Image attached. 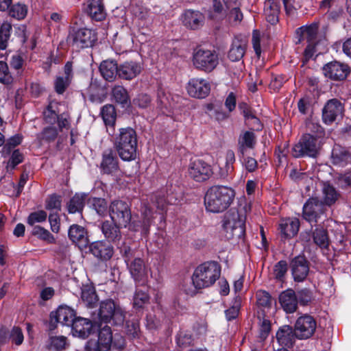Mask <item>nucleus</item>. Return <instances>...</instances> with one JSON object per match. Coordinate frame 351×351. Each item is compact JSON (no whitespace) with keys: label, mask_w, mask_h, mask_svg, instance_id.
Segmentation results:
<instances>
[{"label":"nucleus","mask_w":351,"mask_h":351,"mask_svg":"<svg viewBox=\"0 0 351 351\" xmlns=\"http://www.w3.org/2000/svg\"><path fill=\"white\" fill-rule=\"evenodd\" d=\"M0 82L4 84H10L12 82L8 64L3 61H0Z\"/></svg>","instance_id":"69168bd1"},{"label":"nucleus","mask_w":351,"mask_h":351,"mask_svg":"<svg viewBox=\"0 0 351 351\" xmlns=\"http://www.w3.org/2000/svg\"><path fill=\"white\" fill-rule=\"evenodd\" d=\"M81 298L88 308H94L99 300L95 287L91 285H85L82 287Z\"/></svg>","instance_id":"58836bf2"},{"label":"nucleus","mask_w":351,"mask_h":351,"mask_svg":"<svg viewBox=\"0 0 351 351\" xmlns=\"http://www.w3.org/2000/svg\"><path fill=\"white\" fill-rule=\"evenodd\" d=\"M3 330L1 335L5 336L6 340L8 339L12 343H15L17 346L21 345L24 339L23 334L21 329L19 327H14L10 332L7 335L5 329H1Z\"/></svg>","instance_id":"de8ad7c7"},{"label":"nucleus","mask_w":351,"mask_h":351,"mask_svg":"<svg viewBox=\"0 0 351 351\" xmlns=\"http://www.w3.org/2000/svg\"><path fill=\"white\" fill-rule=\"evenodd\" d=\"M101 115L106 126L114 127L117 119V112L113 105L107 104L103 106Z\"/></svg>","instance_id":"ea45409f"},{"label":"nucleus","mask_w":351,"mask_h":351,"mask_svg":"<svg viewBox=\"0 0 351 351\" xmlns=\"http://www.w3.org/2000/svg\"><path fill=\"white\" fill-rule=\"evenodd\" d=\"M235 192L231 187L222 185L211 186L204 197V204L207 211L221 213L226 210L232 203Z\"/></svg>","instance_id":"f257e3e1"},{"label":"nucleus","mask_w":351,"mask_h":351,"mask_svg":"<svg viewBox=\"0 0 351 351\" xmlns=\"http://www.w3.org/2000/svg\"><path fill=\"white\" fill-rule=\"evenodd\" d=\"M149 297L148 294L142 291H136L134 299V306L138 308H142L143 305L148 302Z\"/></svg>","instance_id":"0e129e2a"},{"label":"nucleus","mask_w":351,"mask_h":351,"mask_svg":"<svg viewBox=\"0 0 351 351\" xmlns=\"http://www.w3.org/2000/svg\"><path fill=\"white\" fill-rule=\"evenodd\" d=\"M245 215L238 210H230L223 220V227L232 237L241 238L245 232Z\"/></svg>","instance_id":"39448f33"},{"label":"nucleus","mask_w":351,"mask_h":351,"mask_svg":"<svg viewBox=\"0 0 351 351\" xmlns=\"http://www.w3.org/2000/svg\"><path fill=\"white\" fill-rule=\"evenodd\" d=\"M240 5L241 3L232 8H228L223 11L226 13V18L231 25H238L243 20V15L241 11Z\"/></svg>","instance_id":"37998d69"},{"label":"nucleus","mask_w":351,"mask_h":351,"mask_svg":"<svg viewBox=\"0 0 351 351\" xmlns=\"http://www.w3.org/2000/svg\"><path fill=\"white\" fill-rule=\"evenodd\" d=\"M45 208L49 210L59 212L61 210V197L56 194L51 195L46 200Z\"/></svg>","instance_id":"13d9d810"},{"label":"nucleus","mask_w":351,"mask_h":351,"mask_svg":"<svg viewBox=\"0 0 351 351\" xmlns=\"http://www.w3.org/2000/svg\"><path fill=\"white\" fill-rule=\"evenodd\" d=\"M75 318V313L73 308L68 306H60L56 311H52L50 314V329H54L58 323L70 326Z\"/></svg>","instance_id":"ddd939ff"},{"label":"nucleus","mask_w":351,"mask_h":351,"mask_svg":"<svg viewBox=\"0 0 351 351\" xmlns=\"http://www.w3.org/2000/svg\"><path fill=\"white\" fill-rule=\"evenodd\" d=\"M32 234L48 243H54L56 241L53 234H51L49 230L40 226H34L32 227Z\"/></svg>","instance_id":"49530a36"},{"label":"nucleus","mask_w":351,"mask_h":351,"mask_svg":"<svg viewBox=\"0 0 351 351\" xmlns=\"http://www.w3.org/2000/svg\"><path fill=\"white\" fill-rule=\"evenodd\" d=\"M343 106L337 99L328 100L322 109V119L328 125L332 123L338 117H342Z\"/></svg>","instance_id":"dca6fc26"},{"label":"nucleus","mask_w":351,"mask_h":351,"mask_svg":"<svg viewBox=\"0 0 351 351\" xmlns=\"http://www.w3.org/2000/svg\"><path fill=\"white\" fill-rule=\"evenodd\" d=\"M278 343L282 347H292L297 338L295 330L290 326L285 325L279 328L276 334Z\"/></svg>","instance_id":"393cba45"},{"label":"nucleus","mask_w":351,"mask_h":351,"mask_svg":"<svg viewBox=\"0 0 351 351\" xmlns=\"http://www.w3.org/2000/svg\"><path fill=\"white\" fill-rule=\"evenodd\" d=\"M188 173L191 178L196 182H204L208 180L213 175L211 166L201 159L191 161Z\"/></svg>","instance_id":"f8f14e48"},{"label":"nucleus","mask_w":351,"mask_h":351,"mask_svg":"<svg viewBox=\"0 0 351 351\" xmlns=\"http://www.w3.org/2000/svg\"><path fill=\"white\" fill-rule=\"evenodd\" d=\"M247 47V41L240 36H235L232 42L228 57L232 62H239L244 56Z\"/></svg>","instance_id":"412c9836"},{"label":"nucleus","mask_w":351,"mask_h":351,"mask_svg":"<svg viewBox=\"0 0 351 351\" xmlns=\"http://www.w3.org/2000/svg\"><path fill=\"white\" fill-rule=\"evenodd\" d=\"M119 66H117L116 62L113 60H104L99 66V71L102 77L108 82H112L115 80L117 75H119Z\"/></svg>","instance_id":"4c0bfd02"},{"label":"nucleus","mask_w":351,"mask_h":351,"mask_svg":"<svg viewBox=\"0 0 351 351\" xmlns=\"http://www.w3.org/2000/svg\"><path fill=\"white\" fill-rule=\"evenodd\" d=\"M204 16L198 11L186 10L182 15V23L184 26L191 29H197L204 22Z\"/></svg>","instance_id":"473e14b6"},{"label":"nucleus","mask_w":351,"mask_h":351,"mask_svg":"<svg viewBox=\"0 0 351 351\" xmlns=\"http://www.w3.org/2000/svg\"><path fill=\"white\" fill-rule=\"evenodd\" d=\"M332 163L338 167H344L351 162V154L339 145H335L332 150Z\"/></svg>","instance_id":"2f4dec72"},{"label":"nucleus","mask_w":351,"mask_h":351,"mask_svg":"<svg viewBox=\"0 0 351 351\" xmlns=\"http://www.w3.org/2000/svg\"><path fill=\"white\" fill-rule=\"evenodd\" d=\"M141 71V66L134 61H127L119 65V77L130 80L136 77Z\"/></svg>","instance_id":"c85d7f7f"},{"label":"nucleus","mask_w":351,"mask_h":351,"mask_svg":"<svg viewBox=\"0 0 351 351\" xmlns=\"http://www.w3.org/2000/svg\"><path fill=\"white\" fill-rule=\"evenodd\" d=\"M279 302L282 309L287 313L295 312L298 308V298L292 289H287L279 295Z\"/></svg>","instance_id":"a878e982"},{"label":"nucleus","mask_w":351,"mask_h":351,"mask_svg":"<svg viewBox=\"0 0 351 351\" xmlns=\"http://www.w3.org/2000/svg\"><path fill=\"white\" fill-rule=\"evenodd\" d=\"M90 252L102 261L109 260L113 254L112 246L104 241H95L90 244Z\"/></svg>","instance_id":"bb28decb"},{"label":"nucleus","mask_w":351,"mask_h":351,"mask_svg":"<svg viewBox=\"0 0 351 351\" xmlns=\"http://www.w3.org/2000/svg\"><path fill=\"white\" fill-rule=\"evenodd\" d=\"M342 0H323L320 2L319 8L327 10L328 16L335 19L343 12Z\"/></svg>","instance_id":"e433bc0d"},{"label":"nucleus","mask_w":351,"mask_h":351,"mask_svg":"<svg viewBox=\"0 0 351 351\" xmlns=\"http://www.w3.org/2000/svg\"><path fill=\"white\" fill-rule=\"evenodd\" d=\"M67 346L66 338L64 336L51 337L49 339L48 348L50 351H62Z\"/></svg>","instance_id":"8fccbe9b"},{"label":"nucleus","mask_w":351,"mask_h":351,"mask_svg":"<svg viewBox=\"0 0 351 351\" xmlns=\"http://www.w3.org/2000/svg\"><path fill=\"white\" fill-rule=\"evenodd\" d=\"M314 243L321 248H326L329 245L327 231L324 228H316L313 233Z\"/></svg>","instance_id":"a18cd8bd"},{"label":"nucleus","mask_w":351,"mask_h":351,"mask_svg":"<svg viewBox=\"0 0 351 351\" xmlns=\"http://www.w3.org/2000/svg\"><path fill=\"white\" fill-rule=\"evenodd\" d=\"M100 169L105 174H113L119 171V160L116 152L112 149L103 152Z\"/></svg>","instance_id":"aec40b11"},{"label":"nucleus","mask_w":351,"mask_h":351,"mask_svg":"<svg viewBox=\"0 0 351 351\" xmlns=\"http://www.w3.org/2000/svg\"><path fill=\"white\" fill-rule=\"evenodd\" d=\"M112 343V334L110 326H104L98 334V339H90L87 342L88 351H108Z\"/></svg>","instance_id":"9b49d317"},{"label":"nucleus","mask_w":351,"mask_h":351,"mask_svg":"<svg viewBox=\"0 0 351 351\" xmlns=\"http://www.w3.org/2000/svg\"><path fill=\"white\" fill-rule=\"evenodd\" d=\"M186 89L190 96L195 98L203 99L209 95L210 85L204 79L193 78L188 82Z\"/></svg>","instance_id":"a211bd4d"},{"label":"nucleus","mask_w":351,"mask_h":351,"mask_svg":"<svg viewBox=\"0 0 351 351\" xmlns=\"http://www.w3.org/2000/svg\"><path fill=\"white\" fill-rule=\"evenodd\" d=\"M226 163L223 168L221 169V176L226 178L234 171V164L236 161L235 154L233 150L228 149L225 154Z\"/></svg>","instance_id":"c03bdc74"},{"label":"nucleus","mask_w":351,"mask_h":351,"mask_svg":"<svg viewBox=\"0 0 351 351\" xmlns=\"http://www.w3.org/2000/svg\"><path fill=\"white\" fill-rule=\"evenodd\" d=\"M109 214L112 221L120 226L126 228L131 221L132 213L126 202L114 200L109 206Z\"/></svg>","instance_id":"1a4fd4ad"},{"label":"nucleus","mask_w":351,"mask_h":351,"mask_svg":"<svg viewBox=\"0 0 351 351\" xmlns=\"http://www.w3.org/2000/svg\"><path fill=\"white\" fill-rule=\"evenodd\" d=\"M142 220L133 222L132 229L134 231H141L143 234L149 233V228L152 222V210L147 204H144L141 210Z\"/></svg>","instance_id":"5701e85b"},{"label":"nucleus","mask_w":351,"mask_h":351,"mask_svg":"<svg viewBox=\"0 0 351 351\" xmlns=\"http://www.w3.org/2000/svg\"><path fill=\"white\" fill-rule=\"evenodd\" d=\"M9 13L12 17L21 20L26 16L27 8L25 4L16 3L11 7Z\"/></svg>","instance_id":"5fc2aeb1"},{"label":"nucleus","mask_w":351,"mask_h":351,"mask_svg":"<svg viewBox=\"0 0 351 351\" xmlns=\"http://www.w3.org/2000/svg\"><path fill=\"white\" fill-rule=\"evenodd\" d=\"M112 141L114 147L123 160L130 161L136 158L137 136L134 130L129 127L119 129Z\"/></svg>","instance_id":"f03ea898"},{"label":"nucleus","mask_w":351,"mask_h":351,"mask_svg":"<svg viewBox=\"0 0 351 351\" xmlns=\"http://www.w3.org/2000/svg\"><path fill=\"white\" fill-rule=\"evenodd\" d=\"M128 267L135 281H143L147 274L145 263L140 258H134L128 263Z\"/></svg>","instance_id":"c9c22d12"},{"label":"nucleus","mask_w":351,"mask_h":351,"mask_svg":"<svg viewBox=\"0 0 351 351\" xmlns=\"http://www.w3.org/2000/svg\"><path fill=\"white\" fill-rule=\"evenodd\" d=\"M326 77L333 80H343L349 73V68L347 65L334 61L328 63L323 68Z\"/></svg>","instance_id":"6ab92c4d"},{"label":"nucleus","mask_w":351,"mask_h":351,"mask_svg":"<svg viewBox=\"0 0 351 351\" xmlns=\"http://www.w3.org/2000/svg\"><path fill=\"white\" fill-rule=\"evenodd\" d=\"M47 218V214L45 210H40L31 213L27 219V222L29 226L32 227L36 223H42L46 221Z\"/></svg>","instance_id":"4d7b16f0"},{"label":"nucleus","mask_w":351,"mask_h":351,"mask_svg":"<svg viewBox=\"0 0 351 351\" xmlns=\"http://www.w3.org/2000/svg\"><path fill=\"white\" fill-rule=\"evenodd\" d=\"M318 23H313L309 25L302 26L296 29V34L303 39H306L308 43H318L322 38L326 37L328 30L327 26H323L322 31L318 32Z\"/></svg>","instance_id":"f3484780"},{"label":"nucleus","mask_w":351,"mask_h":351,"mask_svg":"<svg viewBox=\"0 0 351 351\" xmlns=\"http://www.w3.org/2000/svg\"><path fill=\"white\" fill-rule=\"evenodd\" d=\"M193 62L197 69L210 72L217 66L219 58L215 51L197 49L193 53Z\"/></svg>","instance_id":"423d86ee"},{"label":"nucleus","mask_w":351,"mask_h":351,"mask_svg":"<svg viewBox=\"0 0 351 351\" xmlns=\"http://www.w3.org/2000/svg\"><path fill=\"white\" fill-rule=\"evenodd\" d=\"M139 320L136 317L128 319L125 323V333L131 338L138 337L140 334Z\"/></svg>","instance_id":"09e8293b"},{"label":"nucleus","mask_w":351,"mask_h":351,"mask_svg":"<svg viewBox=\"0 0 351 351\" xmlns=\"http://www.w3.org/2000/svg\"><path fill=\"white\" fill-rule=\"evenodd\" d=\"M319 148L317 139L310 134H305L300 141L293 147L292 155L295 158L315 157Z\"/></svg>","instance_id":"6e6552de"},{"label":"nucleus","mask_w":351,"mask_h":351,"mask_svg":"<svg viewBox=\"0 0 351 351\" xmlns=\"http://www.w3.org/2000/svg\"><path fill=\"white\" fill-rule=\"evenodd\" d=\"M58 134V130L55 127L49 126L43 130L38 135V138L47 142H51L56 138Z\"/></svg>","instance_id":"bf43d9fd"},{"label":"nucleus","mask_w":351,"mask_h":351,"mask_svg":"<svg viewBox=\"0 0 351 351\" xmlns=\"http://www.w3.org/2000/svg\"><path fill=\"white\" fill-rule=\"evenodd\" d=\"M91 205L99 215H104L107 212L108 204L103 198H93L91 199Z\"/></svg>","instance_id":"680f3d73"},{"label":"nucleus","mask_w":351,"mask_h":351,"mask_svg":"<svg viewBox=\"0 0 351 351\" xmlns=\"http://www.w3.org/2000/svg\"><path fill=\"white\" fill-rule=\"evenodd\" d=\"M85 12L92 19L97 21H101L106 16L102 0H90L85 8Z\"/></svg>","instance_id":"cd10ccee"},{"label":"nucleus","mask_w":351,"mask_h":351,"mask_svg":"<svg viewBox=\"0 0 351 351\" xmlns=\"http://www.w3.org/2000/svg\"><path fill=\"white\" fill-rule=\"evenodd\" d=\"M122 227L112 221H105L101 223V230L108 241L116 243L121 238L120 228Z\"/></svg>","instance_id":"72a5a7b5"},{"label":"nucleus","mask_w":351,"mask_h":351,"mask_svg":"<svg viewBox=\"0 0 351 351\" xmlns=\"http://www.w3.org/2000/svg\"><path fill=\"white\" fill-rule=\"evenodd\" d=\"M291 274L295 282L306 280L310 271V263L304 256H297L290 263Z\"/></svg>","instance_id":"2eb2a0df"},{"label":"nucleus","mask_w":351,"mask_h":351,"mask_svg":"<svg viewBox=\"0 0 351 351\" xmlns=\"http://www.w3.org/2000/svg\"><path fill=\"white\" fill-rule=\"evenodd\" d=\"M220 275L219 265L215 261H208L196 267L192 276V282L196 289H204L213 285Z\"/></svg>","instance_id":"7ed1b4c3"},{"label":"nucleus","mask_w":351,"mask_h":351,"mask_svg":"<svg viewBox=\"0 0 351 351\" xmlns=\"http://www.w3.org/2000/svg\"><path fill=\"white\" fill-rule=\"evenodd\" d=\"M44 119L46 123L49 124H54L56 123L58 119V114L53 109V106L52 103H50L47 109L43 112Z\"/></svg>","instance_id":"338daca9"},{"label":"nucleus","mask_w":351,"mask_h":351,"mask_svg":"<svg viewBox=\"0 0 351 351\" xmlns=\"http://www.w3.org/2000/svg\"><path fill=\"white\" fill-rule=\"evenodd\" d=\"M95 31L87 28L73 29L67 37V43L77 49L92 47L97 40Z\"/></svg>","instance_id":"0eeeda50"},{"label":"nucleus","mask_w":351,"mask_h":351,"mask_svg":"<svg viewBox=\"0 0 351 351\" xmlns=\"http://www.w3.org/2000/svg\"><path fill=\"white\" fill-rule=\"evenodd\" d=\"M71 326L73 335L84 339L90 334L93 324L88 319L76 317Z\"/></svg>","instance_id":"c756f323"},{"label":"nucleus","mask_w":351,"mask_h":351,"mask_svg":"<svg viewBox=\"0 0 351 351\" xmlns=\"http://www.w3.org/2000/svg\"><path fill=\"white\" fill-rule=\"evenodd\" d=\"M69 237L71 241L80 248L86 247L88 243V237L85 228L81 226L73 224L69 230Z\"/></svg>","instance_id":"b1692460"},{"label":"nucleus","mask_w":351,"mask_h":351,"mask_svg":"<svg viewBox=\"0 0 351 351\" xmlns=\"http://www.w3.org/2000/svg\"><path fill=\"white\" fill-rule=\"evenodd\" d=\"M125 319V311L119 304L112 299H107L100 302L98 313L93 322L99 325L111 322L115 325H122Z\"/></svg>","instance_id":"20e7f679"},{"label":"nucleus","mask_w":351,"mask_h":351,"mask_svg":"<svg viewBox=\"0 0 351 351\" xmlns=\"http://www.w3.org/2000/svg\"><path fill=\"white\" fill-rule=\"evenodd\" d=\"M326 206L316 197L309 198L303 206L302 217L309 223H317L325 215Z\"/></svg>","instance_id":"9d476101"},{"label":"nucleus","mask_w":351,"mask_h":351,"mask_svg":"<svg viewBox=\"0 0 351 351\" xmlns=\"http://www.w3.org/2000/svg\"><path fill=\"white\" fill-rule=\"evenodd\" d=\"M323 193L324 195V204L326 206H330L333 204L338 199L339 194L336 191L335 189L330 184L324 185Z\"/></svg>","instance_id":"3c124183"},{"label":"nucleus","mask_w":351,"mask_h":351,"mask_svg":"<svg viewBox=\"0 0 351 351\" xmlns=\"http://www.w3.org/2000/svg\"><path fill=\"white\" fill-rule=\"evenodd\" d=\"M256 295L258 306L263 308H269L271 306L272 300L268 292L259 290L256 292Z\"/></svg>","instance_id":"6e6d98bb"},{"label":"nucleus","mask_w":351,"mask_h":351,"mask_svg":"<svg viewBox=\"0 0 351 351\" xmlns=\"http://www.w3.org/2000/svg\"><path fill=\"white\" fill-rule=\"evenodd\" d=\"M316 328V321L308 315L298 318L294 326L297 338L300 339H306L312 337Z\"/></svg>","instance_id":"4468645a"},{"label":"nucleus","mask_w":351,"mask_h":351,"mask_svg":"<svg viewBox=\"0 0 351 351\" xmlns=\"http://www.w3.org/2000/svg\"><path fill=\"white\" fill-rule=\"evenodd\" d=\"M71 81L68 77L58 76L54 82V88L58 94H62L69 86Z\"/></svg>","instance_id":"e2e57ef3"},{"label":"nucleus","mask_w":351,"mask_h":351,"mask_svg":"<svg viewBox=\"0 0 351 351\" xmlns=\"http://www.w3.org/2000/svg\"><path fill=\"white\" fill-rule=\"evenodd\" d=\"M256 143V137L252 131L242 132L238 138V152L240 155H245L247 149L254 148Z\"/></svg>","instance_id":"7c9ffc66"},{"label":"nucleus","mask_w":351,"mask_h":351,"mask_svg":"<svg viewBox=\"0 0 351 351\" xmlns=\"http://www.w3.org/2000/svg\"><path fill=\"white\" fill-rule=\"evenodd\" d=\"M161 319L160 316L155 313H149L146 317V326L149 330H155L161 326Z\"/></svg>","instance_id":"774afa93"},{"label":"nucleus","mask_w":351,"mask_h":351,"mask_svg":"<svg viewBox=\"0 0 351 351\" xmlns=\"http://www.w3.org/2000/svg\"><path fill=\"white\" fill-rule=\"evenodd\" d=\"M300 228V221L298 218L282 219L278 224V230L281 237L289 239L296 235Z\"/></svg>","instance_id":"4be33fe9"},{"label":"nucleus","mask_w":351,"mask_h":351,"mask_svg":"<svg viewBox=\"0 0 351 351\" xmlns=\"http://www.w3.org/2000/svg\"><path fill=\"white\" fill-rule=\"evenodd\" d=\"M12 26L10 23H4L0 27V49H5L10 36Z\"/></svg>","instance_id":"864d4df0"},{"label":"nucleus","mask_w":351,"mask_h":351,"mask_svg":"<svg viewBox=\"0 0 351 351\" xmlns=\"http://www.w3.org/2000/svg\"><path fill=\"white\" fill-rule=\"evenodd\" d=\"M239 158L243 167L247 172H254L256 170L258 162L255 158L250 156H245V154L243 156L239 154Z\"/></svg>","instance_id":"052dcab7"},{"label":"nucleus","mask_w":351,"mask_h":351,"mask_svg":"<svg viewBox=\"0 0 351 351\" xmlns=\"http://www.w3.org/2000/svg\"><path fill=\"white\" fill-rule=\"evenodd\" d=\"M86 195L76 193L71 198L67 204V210L69 213L82 212L85 204Z\"/></svg>","instance_id":"a19ab883"},{"label":"nucleus","mask_w":351,"mask_h":351,"mask_svg":"<svg viewBox=\"0 0 351 351\" xmlns=\"http://www.w3.org/2000/svg\"><path fill=\"white\" fill-rule=\"evenodd\" d=\"M240 4L239 0H213V8L215 12L222 13L223 11L232 6Z\"/></svg>","instance_id":"603ef678"},{"label":"nucleus","mask_w":351,"mask_h":351,"mask_svg":"<svg viewBox=\"0 0 351 351\" xmlns=\"http://www.w3.org/2000/svg\"><path fill=\"white\" fill-rule=\"evenodd\" d=\"M280 4L278 0H265L264 14L268 23L275 25L278 22Z\"/></svg>","instance_id":"f704fd0d"},{"label":"nucleus","mask_w":351,"mask_h":351,"mask_svg":"<svg viewBox=\"0 0 351 351\" xmlns=\"http://www.w3.org/2000/svg\"><path fill=\"white\" fill-rule=\"evenodd\" d=\"M112 96L117 103L123 106L128 104L130 101L129 94L123 86H114L112 89Z\"/></svg>","instance_id":"79ce46f5"}]
</instances>
